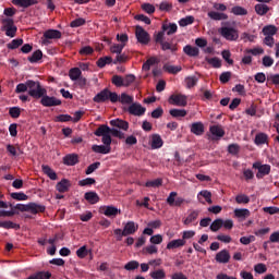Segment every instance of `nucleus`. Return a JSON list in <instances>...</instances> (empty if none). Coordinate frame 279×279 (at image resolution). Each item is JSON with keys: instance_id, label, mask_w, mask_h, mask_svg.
Wrapping results in <instances>:
<instances>
[{"instance_id": "f257e3e1", "label": "nucleus", "mask_w": 279, "mask_h": 279, "mask_svg": "<svg viewBox=\"0 0 279 279\" xmlns=\"http://www.w3.org/2000/svg\"><path fill=\"white\" fill-rule=\"evenodd\" d=\"M213 8L215 11H209L207 16L211 21H223L221 22V27L218 29L220 36L231 43L239 40V29L231 26L232 23L228 22V13H225L228 10V5L215 2Z\"/></svg>"}, {"instance_id": "f03ea898", "label": "nucleus", "mask_w": 279, "mask_h": 279, "mask_svg": "<svg viewBox=\"0 0 279 279\" xmlns=\"http://www.w3.org/2000/svg\"><path fill=\"white\" fill-rule=\"evenodd\" d=\"M93 101H95V104H106V101L117 104V101H119V95L114 92H110L108 88H105L93 98Z\"/></svg>"}, {"instance_id": "7ed1b4c3", "label": "nucleus", "mask_w": 279, "mask_h": 279, "mask_svg": "<svg viewBox=\"0 0 279 279\" xmlns=\"http://www.w3.org/2000/svg\"><path fill=\"white\" fill-rule=\"evenodd\" d=\"M27 88L28 95L33 99H40L47 93V89L38 81L27 80Z\"/></svg>"}, {"instance_id": "20e7f679", "label": "nucleus", "mask_w": 279, "mask_h": 279, "mask_svg": "<svg viewBox=\"0 0 279 279\" xmlns=\"http://www.w3.org/2000/svg\"><path fill=\"white\" fill-rule=\"evenodd\" d=\"M253 169L257 170L256 178L257 180H263L265 175H269L271 173V166L260 162V161H255L253 163Z\"/></svg>"}, {"instance_id": "39448f33", "label": "nucleus", "mask_w": 279, "mask_h": 279, "mask_svg": "<svg viewBox=\"0 0 279 279\" xmlns=\"http://www.w3.org/2000/svg\"><path fill=\"white\" fill-rule=\"evenodd\" d=\"M40 104L44 108H53L56 106H62V100L56 96L47 95V92L40 97Z\"/></svg>"}, {"instance_id": "423d86ee", "label": "nucleus", "mask_w": 279, "mask_h": 279, "mask_svg": "<svg viewBox=\"0 0 279 279\" xmlns=\"http://www.w3.org/2000/svg\"><path fill=\"white\" fill-rule=\"evenodd\" d=\"M187 99L189 98L186 97V95L173 94L169 98V104H171L172 106H179L180 108H186V106L189 105Z\"/></svg>"}, {"instance_id": "0eeeda50", "label": "nucleus", "mask_w": 279, "mask_h": 279, "mask_svg": "<svg viewBox=\"0 0 279 279\" xmlns=\"http://www.w3.org/2000/svg\"><path fill=\"white\" fill-rule=\"evenodd\" d=\"M135 36L137 43H141V45H149V33H147V31H145V28H143L142 26H136Z\"/></svg>"}, {"instance_id": "6e6552de", "label": "nucleus", "mask_w": 279, "mask_h": 279, "mask_svg": "<svg viewBox=\"0 0 279 279\" xmlns=\"http://www.w3.org/2000/svg\"><path fill=\"white\" fill-rule=\"evenodd\" d=\"M62 38V33L58 29H48L44 33L43 45H49V40H58Z\"/></svg>"}, {"instance_id": "1a4fd4ad", "label": "nucleus", "mask_w": 279, "mask_h": 279, "mask_svg": "<svg viewBox=\"0 0 279 279\" xmlns=\"http://www.w3.org/2000/svg\"><path fill=\"white\" fill-rule=\"evenodd\" d=\"M209 132L211 134L209 137L210 141H219V138H223V136H226V131H223L221 125H211L209 128Z\"/></svg>"}, {"instance_id": "9d476101", "label": "nucleus", "mask_w": 279, "mask_h": 279, "mask_svg": "<svg viewBox=\"0 0 279 279\" xmlns=\"http://www.w3.org/2000/svg\"><path fill=\"white\" fill-rule=\"evenodd\" d=\"M145 112H147V109L138 102H133L129 107V113L133 114V117H143Z\"/></svg>"}, {"instance_id": "9b49d317", "label": "nucleus", "mask_w": 279, "mask_h": 279, "mask_svg": "<svg viewBox=\"0 0 279 279\" xmlns=\"http://www.w3.org/2000/svg\"><path fill=\"white\" fill-rule=\"evenodd\" d=\"M161 29L167 36H173L178 32V24L169 22V20L163 21Z\"/></svg>"}, {"instance_id": "f8f14e48", "label": "nucleus", "mask_w": 279, "mask_h": 279, "mask_svg": "<svg viewBox=\"0 0 279 279\" xmlns=\"http://www.w3.org/2000/svg\"><path fill=\"white\" fill-rule=\"evenodd\" d=\"M100 213L106 217H117V215H121V209L110 205L101 207Z\"/></svg>"}, {"instance_id": "ddd939ff", "label": "nucleus", "mask_w": 279, "mask_h": 279, "mask_svg": "<svg viewBox=\"0 0 279 279\" xmlns=\"http://www.w3.org/2000/svg\"><path fill=\"white\" fill-rule=\"evenodd\" d=\"M80 162V156L77 154H68L63 157V165L66 167H75Z\"/></svg>"}, {"instance_id": "4468645a", "label": "nucleus", "mask_w": 279, "mask_h": 279, "mask_svg": "<svg viewBox=\"0 0 279 279\" xmlns=\"http://www.w3.org/2000/svg\"><path fill=\"white\" fill-rule=\"evenodd\" d=\"M110 125L112 128H118L119 130H123L124 132H128V130H130V123H128V121L122 119L111 120Z\"/></svg>"}, {"instance_id": "2eb2a0df", "label": "nucleus", "mask_w": 279, "mask_h": 279, "mask_svg": "<svg viewBox=\"0 0 279 279\" xmlns=\"http://www.w3.org/2000/svg\"><path fill=\"white\" fill-rule=\"evenodd\" d=\"M216 263L226 265L230 263V252L228 250H222L216 254Z\"/></svg>"}, {"instance_id": "dca6fc26", "label": "nucleus", "mask_w": 279, "mask_h": 279, "mask_svg": "<svg viewBox=\"0 0 279 279\" xmlns=\"http://www.w3.org/2000/svg\"><path fill=\"white\" fill-rule=\"evenodd\" d=\"M255 145H257L258 147L260 145H269V135H267L266 133L259 132L255 135V140H254Z\"/></svg>"}, {"instance_id": "f3484780", "label": "nucleus", "mask_w": 279, "mask_h": 279, "mask_svg": "<svg viewBox=\"0 0 279 279\" xmlns=\"http://www.w3.org/2000/svg\"><path fill=\"white\" fill-rule=\"evenodd\" d=\"M191 133L195 134V136H202L205 132L203 122H194L191 124Z\"/></svg>"}, {"instance_id": "a211bd4d", "label": "nucleus", "mask_w": 279, "mask_h": 279, "mask_svg": "<svg viewBox=\"0 0 279 279\" xmlns=\"http://www.w3.org/2000/svg\"><path fill=\"white\" fill-rule=\"evenodd\" d=\"M56 189L59 193H66L69 192V189H71V181L68 179H62L57 183Z\"/></svg>"}, {"instance_id": "6ab92c4d", "label": "nucleus", "mask_w": 279, "mask_h": 279, "mask_svg": "<svg viewBox=\"0 0 279 279\" xmlns=\"http://www.w3.org/2000/svg\"><path fill=\"white\" fill-rule=\"evenodd\" d=\"M11 3L16 5L17 8H29L32 5H36L38 1L36 0H12Z\"/></svg>"}, {"instance_id": "aec40b11", "label": "nucleus", "mask_w": 279, "mask_h": 279, "mask_svg": "<svg viewBox=\"0 0 279 279\" xmlns=\"http://www.w3.org/2000/svg\"><path fill=\"white\" fill-rule=\"evenodd\" d=\"M84 199H86V202H88V204L95 205L98 204L99 202V194H97V192H86L84 194Z\"/></svg>"}, {"instance_id": "412c9836", "label": "nucleus", "mask_w": 279, "mask_h": 279, "mask_svg": "<svg viewBox=\"0 0 279 279\" xmlns=\"http://www.w3.org/2000/svg\"><path fill=\"white\" fill-rule=\"evenodd\" d=\"M124 233H126V236H130V234H135L138 230V225H136L134 221H129L124 225Z\"/></svg>"}, {"instance_id": "4be33fe9", "label": "nucleus", "mask_w": 279, "mask_h": 279, "mask_svg": "<svg viewBox=\"0 0 279 279\" xmlns=\"http://www.w3.org/2000/svg\"><path fill=\"white\" fill-rule=\"evenodd\" d=\"M183 52L190 58H197V56H199V48L186 45L183 48Z\"/></svg>"}, {"instance_id": "5701e85b", "label": "nucleus", "mask_w": 279, "mask_h": 279, "mask_svg": "<svg viewBox=\"0 0 279 279\" xmlns=\"http://www.w3.org/2000/svg\"><path fill=\"white\" fill-rule=\"evenodd\" d=\"M46 207L44 205H38L36 203H28V211L32 215H38V213H45Z\"/></svg>"}, {"instance_id": "b1692460", "label": "nucleus", "mask_w": 279, "mask_h": 279, "mask_svg": "<svg viewBox=\"0 0 279 279\" xmlns=\"http://www.w3.org/2000/svg\"><path fill=\"white\" fill-rule=\"evenodd\" d=\"M165 142H162V137L158 134H153L150 140L151 149H160Z\"/></svg>"}, {"instance_id": "393cba45", "label": "nucleus", "mask_w": 279, "mask_h": 279, "mask_svg": "<svg viewBox=\"0 0 279 279\" xmlns=\"http://www.w3.org/2000/svg\"><path fill=\"white\" fill-rule=\"evenodd\" d=\"M0 228H3L4 230H21V225L10 220H7V221L0 220Z\"/></svg>"}, {"instance_id": "a878e982", "label": "nucleus", "mask_w": 279, "mask_h": 279, "mask_svg": "<svg viewBox=\"0 0 279 279\" xmlns=\"http://www.w3.org/2000/svg\"><path fill=\"white\" fill-rule=\"evenodd\" d=\"M184 245H186V240H172L167 244V250H178V247H184Z\"/></svg>"}, {"instance_id": "bb28decb", "label": "nucleus", "mask_w": 279, "mask_h": 279, "mask_svg": "<svg viewBox=\"0 0 279 279\" xmlns=\"http://www.w3.org/2000/svg\"><path fill=\"white\" fill-rule=\"evenodd\" d=\"M197 217H199V210H192L183 220L184 226H191V223L197 221Z\"/></svg>"}, {"instance_id": "cd10ccee", "label": "nucleus", "mask_w": 279, "mask_h": 279, "mask_svg": "<svg viewBox=\"0 0 279 279\" xmlns=\"http://www.w3.org/2000/svg\"><path fill=\"white\" fill-rule=\"evenodd\" d=\"M92 150L95 151V154H110L112 147L105 145H93Z\"/></svg>"}, {"instance_id": "c85d7f7f", "label": "nucleus", "mask_w": 279, "mask_h": 279, "mask_svg": "<svg viewBox=\"0 0 279 279\" xmlns=\"http://www.w3.org/2000/svg\"><path fill=\"white\" fill-rule=\"evenodd\" d=\"M41 169L45 175H47L50 180H58V174L56 173V171H53V169H51V167H49L48 165H43Z\"/></svg>"}, {"instance_id": "c756f323", "label": "nucleus", "mask_w": 279, "mask_h": 279, "mask_svg": "<svg viewBox=\"0 0 279 279\" xmlns=\"http://www.w3.org/2000/svg\"><path fill=\"white\" fill-rule=\"evenodd\" d=\"M31 64H36V62H40L43 60V50H36L27 58Z\"/></svg>"}, {"instance_id": "7c9ffc66", "label": "nucleus", "mask_w": 279, "mask_h": 279, "mask_svg": "<svg viewBox=\"0 0 279 279\" xmlns=\"http://www.w3.org/2000/svg\"><path fill=\"white\" fill-rule=\"evenodd\" d=\"M160 46L162 51H171V53L178 51V45H173L169 41H161Z\"/></svg>"}, {"instance_id": "2f4dec72", "label": "nucleus", "mask_w": 279, "mask_h": 279, "mask_svg": "<svg viewBox=\"0 0 279 279\" xmlns=\"http://www.w3.org/2000/svg\"><path fill=\"white\" fill-rule=\"evenodd\" d=\"M255 12L258 14V16H265L267 12H269V5L265 3H259L255 5Z\"/></svg>"}, {"instance_id": "473e14b6", "label": "nucleus", "mask_w": 279, "mask_h": 279, "mask_svg": "<svg viewBox=\"0 0 279 279\" xmlns=\"http://www.w3.org/2000/svg\"><path fill=\"white\" fill-rule=\"evenodd\" d=\"M69 77L72 82H77L82 77V70L80 68H72L69 72Z\"/></svg>"}, {"instance_id": "72a5a7b5", "label": "nucleus", "mask_w": 279, "mask_h": 279, "mask_svg": "<svg viewBox=\"0 0 279 279\" xmlns=\"http://www.w3.org/2000/svg\"><path fill=\"white\" fill-rule=\"evenodd\" d=\"M221 228H223V219L218 218L211 222L209 230H211V232H219Z\"/></svg>"}, {"instance_id": "f704fd0d", "label": "nucleus", "mask_w": 279, "mask_h": 279, "mask_svg": "<svg viewBox=\"0 0 279 279\" xmlns=\"http://www.w3.org/2000/svg\"><path fill=\"white\" fill-rule=\"evenodd\" d=\"M95 136H106L110 134V126L101 124L95 132Z\"/></svg>"}, {"instance_id": "c9c22d12", "label": "nucleus", "mask_w": 279, "mask_h": 279, "mask_svg": "<svg viewBox=\"0 0 279 279\" xmlns=\"http://www.w3.org/2000/svg\"><path fill=\"white\" fill-rule=\"evenodd\" d=\"M264 36H276L278 34V27L274 25H267L263 28Z\"/></svg>"}, {"instance_id": "e433bc0d", "label": "nucleus", "mask_w": 279, "mask_h": 279, "mask_svg": "<svg viewBox=\"0 0 279 279\" xmlns=\"http://www.w3.org/2000/svg\"><path fill=\"white\" fill-rule=\"evenodd\" d=\"M163 71H167V73H171L172 75H178V73L182 71V66L165 64Z\"/></svg>"}, {"instance_id": "4c0bfd02", "label": "nucleus", "mask_w": 279, "mask_h": 279, "mask_svg": "<svg viewBox=\"0 0 279 279\" xmlns=\"http://www.w3.org/2000/svg\"><path fill=\"white\" fill-rule=\"evenodd\" d=\"M195 23V17L193 15H187L179 21L180 27H186Z\"/></svg>"}, {"instance_id": "58836bf2", "label": "nucleus", "mask_w": 279, "mask_h": 279, "mask_svg": "<svg viewBox=\"0 0 279 279\" xmlns=\"http://www.w3.org/2000/svg\"><path fill=\"white\" fill-rule=\"evenodd\" d=\"M149 276L151 279H166L167 272H165V269H156L150 271Z\"/></svg>"}, {"instance_id": "ea45409f", "label": "nucleus", "mask_w": 279, "mask_h": 279, "mask_svg": "<svg viewBox=\"0 0 279 279\" xmlns=\"http://www.w3.org/2000/svg\"><path fill=\"white\" fill-rule=\"evenodd\" d=\"M231 14H234V16H247V11L243 7L235 5L231 9Z\"/></svg>"}, {"instance_id": "a19ab883", "label": "nucleus", "mask_w": 279, "mask_h": 279, "mask_svg": "<svg viewBox=\"0 0 279 279\" xmlns=\"http://www.w3.org/2000/svg\"><path fill=\"white\" fill-rule=\"evenodd\" d=\"M12 199H16V202H27L29 199V196H27L23 192H13L11 193Z\"/></svg>"}, {"instance_id": "79ce46f5", "label": "nucleus", "mask_w": 279, "mask_h": 279, "mask_svg": "<svg viewBox=\"0 0 279 279\" xmlns=\"http://www.w3.org/2000/svg\"><path fill=\"white\" fill-rule=\"evenodd\" d=\"M199 195L201 197H204L205 202H207V204H213V193H210V191L208 190H203L198 193L197 198L199 199Z\"/></svg>"}, {"instance_id": "37998d69", "label": "nucleus", "mask_w": 279, "mask_h": 279, "mask_svg": "<svg viewBox=\"0 0 279 279\" xmlns=\"http://www.w3.org/2000/svg\"><path fill=\"white\" fill-rule=\"evenodd\" d=\"M205 60L214 69H221V59L214 57V58H206Z\"/></svg>"}, {"instance_id": "c03bdc74", "label": "nucleus", "mask_w": 279, "mask_h": 279, "mask_svg": "<svg viewBox=\"0 0 279 279\" xmlns=\"http://www.w3.org/2000/svg\"><path fill=\"white\" fill-rule=\"evenodd\" d=\"M69 121H73V117L70 114H59L54 118L56 123H69Z\"/></svg>"}, {"instance_id": "a18cd8bd", "label": "nucleus", "mask_w": 279, "mask_h": 279, "mask_svg": "<svg viewBox=\"0 0 279 279\" xmlns=\"http://www.w3.org/2000/svg\"><path fill=\"white\" fill-rule=\"evenodd\" d=\"M169 112L174 119H179V117H186L187 114L186 109H171Z\"/></svg>"}, {"instance_id": "49530a36", "label": "nucleus", "mask_w": 279, "mask_h": 279, "mask_svg": "<svg viewBox=\"0 0 279 279\" xmlns=\"http://www.w3.org/2000/svg\"><path fill=\"white\" fill-rule=\"evenodd\" d=\"M154 64H158V59L155 57L149 58L142 66L143 71H149Z\"/></svg>"}, {"instance_id": "de8ad7c7", "label": "nucleus", "mask_w": 279, "mask_h": 279, "mask_svg": "<svg viewBox=\"0 0 279 279\" xmlns=\"http://www.w3.org/2000/svg\"><path fill=\"white\" fill-rule=\"evenodd\" d=\"M147 189H158V186H162V179H155L153 181H147L145 183Z\"/></svg>"}, {"instance_id": "09e8293b", "label": "nucleus", "mask_w": 279, "mask_h": 279, "mask_svg": "<svg viewBox=\"0 0 279 279\" xmlns=\"http://www.w3.org/2000/svg\"><path fill=\"white\" fill-rule=\"evenodd\" d=\"M111 62H112V57H102V58L98 59L97 66L99 69H104V66H106V64H111Z\"/></svg>"}, {"instance_id": "8fccbe9b", "label": "nucleus", "mask_w": 279, "mask_h": 279, "mask_svg": "<svg viewBox=\"0 0 279 279\" xmlns=\"http://www.w3.org/2000/svg\"><path fill=\"white\" fill-rule=\"evenodd\" d=\"M118 101H120L121 104H133L134 97L123 93L120 97L118 96Z\"/></svg>"}, {"instance_id": "3c124183", "label": "nucleus", "mask_w": 279, "mask_h": 279, "mask_svg": "<svg viewBox=\"0 0 279 279\" xmlns=\"http://www.w3.org/2000/svg\"><path fill=\"white\" fill-rule=\"evenodd\" d=\"M138 267H141V264L136 260H131L124 265L126 271H134L135 269H138Z\"/></svg>"}, {"instance_id": "603ef678", "label": "nucleus", "mask_w": 279, "mask_h": 279, "mask_svg": "<svg viewBox=\"0 0 279 279\" xmlns=\"http://www.w3.org/2000/svg\"><path fill=\"white\" fill-rule=\"evenodd\" d=\"M123 49H125V44H114L110 47L111 53H123Z\"/></svg>"}, {"instance_id": "864d4df0", "label": "nucleus", "mask_w": 279, "mask_h": 279, "mask_svg": "<svg viewBox=\"0 0 279 279\" xmlns=\"http://www.w3.org/2000/svg\"><path fill=\"white\" fill-rule=\"evenodd\" d=\"M234 215L238 219H245V217H250V209H234Z\"/></svg>"}, {"instance_id": "5fc2aeb1", "label": "nucleus", "mask_w": 279, "mask_h": 279, "mask_svg": "<svg viewBox=\"0 0 279 279\" xmlns=\"http://www.w3.org/2000/svg\"><path fill=\"white\" fill-rule=\"evenodd\" d=\"M23 45V39L19 38V39H13L11 43H9L7 45L8 49L14 50V49H19V47H21Z\"/></svg>"}, {"instance_id": "6e6d98bb", "label": "nucleus", "mask_w": 279, "mask_h": 279, "mask_svg": "<svg viewBox=\"0 0 279 279\" xmlns=\"http://www.w3.org/2000/svg\"><path fill=\"white\" fill-rule=\"evenodd\" d=\"M1 23H2V32L10 28V27H13L14 25V20L11 19V17H5V19H2L1 20Z\"/></svg>"}, {"instance_id": "4d7b16f0", "label": "nucleus", "mask_w": 279, "mask_h": 279, "mask_svg": "<svg viewBox=\"0 0 279 279\" xmlns=\"http://www.w3.org/2000/svg\"><path fill=\"white\" fill-rule=\"evenodd\" d=\"M197 77L196 76H187L185 78L186 88H193L194 86H197Z\"/></svg>"}, {"instance_id": "13d9d810", "label": "nucleus", "mask_w": 279, "mask_h": 279, "mask_svg": "<svg viewBox=\"0 0 279 279\" xmlns=\"http://www.w3.org/2000/svg\"><path fill=\"white\" fill-rule=\"evenodd\" d=\"M97 181L94 178H86L81 181H78V186H93V184H96Z\"/></svg>"}, {"instance_id": "bf43d9fd", "label": "nucleus", "mask_w": 279, "mask_h": 279, "mask_svg": "<svg viewBox=\"0 0 279 279\" xmlns=\"http://www.w3.org/2000/svg\"><path fill=\"white\" fill-rule=\"evenodd\" d=\"M101 167V162L96 161L92 165H89L85 171L86 175H90V173H95V171H97V168Z\"/></svg>"}, {"instance_id": "052dcab7", "label": "nucleus", "mask_w": 279, "mask_h": 279, "mask_svg": "<svg viewBox=\"0 0 279 279\" xmlns=\"http://www.w3.org/2000/svg\"><path fill=\"white\" fill-rule=\"evenodd\" d=\"M232 77V72H222L219 76L221 84H228Z\"/></svg>"}, {"instance_id": "680f3d73", "label": "nucleus", "mask_w": 279, "mask_h": 279, "mask_svg": "<svg viewBox=\"0 0 279 279\" xmlns=\"http://www.w3.org/2000/svg\"><path fill=\"white\" fill-rule=\"evenodd\" d=\"M236 204H250V196L245 194H239L235 196Z\"/></svg>"}, {"instance_id": "e2e57ef3", "label": "nucleus", "mask_w": 279, "mask_h": 279, "mask_svg": "<svg viewBox=\"0 0 279 279\" xmlns=\"http://www.w3.org/2000/svg\"><path fill=\"white\" fill-rule=\"evenodd\" d=\"M111 82L118 88H121V86H124V81L122 76L113 75Z\"/></svg>"}, {"instance_id": "0e129e2a", "label": "nucleus", "mask_w": 279, "mask_h": 279, "mask_svg": "<svg viewBox=\"0 0 279 279\" xmlns=\"http://www.w3.org/2000/svg\"><path fill=\"white\" fill-rule=\"evenodd\" d=\"M142 10L146 12V14H154V12H156V7L151 3H144L142 4Z\"/></svg>"}, {"instance_id": "69168bd1", "label": "nucleus", "mask_w": 279, "mask_h": 279, "mask_svg": "<svg viewBox=\"0 0 279 279\" xmlns=\"http://www.w3.org/2000/svg\"><path fill=\"white\" fill-rule=\"evenodd\" d=\"M9 114H10V117H12V119H19V117H21V108L11 107L9 109Z\"/></svg>"}, {"instance_id": "338daca9", "label": "nucleus", "mask_w": 279, "mask_h": 279, "mask_svg": "<svg viewBox=\"0 0 279 279\" xmlns=\"http://www.w3.org/2000/svg\"><path fill=\"white\" fill-rule=\"evenodd\" d=\"M82 25H86V20L83 17L75 19L70 23V27H82Z\"/></svg>"}, {"instance_id": "774afa93", "label": "nucleus", "mask_w": 279, "mask_h": 279, "mask_svg": "<svg viewBox=\"0 0 279 279\" xmlns=\"http://www.w3.org/2000/svg\"><path fill=\"white\" fill-rule=\"evenodd\" d=\"M228 151L232 155V156H236V154H239V151H241V147L239 146V144H230L228 146Z\"/></svg>"}]
</instances>
